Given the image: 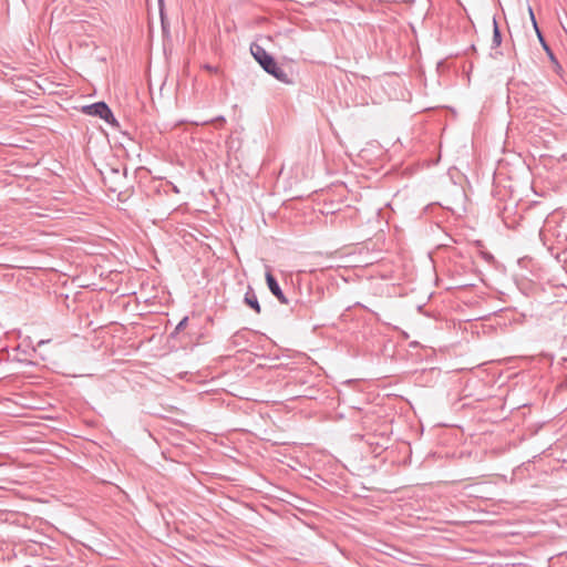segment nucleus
<instances>
[{"label":"nucleus","instance_id":"1a4fd4ad","mask_svg":"<svg viewBox=\"0 0 567 567\" xmlns=\"http://www.w3.org/2000/svg\"><path fill=\"white\" fill-rule=\"evenodd\" d=\"M111 173L118 175V174H120V171H118V169H115V168H111Z\"/></svg>","mask_w":567,"mask_h":567},{"label":"nucleus","instance_id":"f257e3e1","mask_svg":"<svg viewBox=\"0 0 567 567\" xmlns=\"http://www.w3.org/2000/svg\"><path fill=\"white\" fill-rule=\"evenodd\" d=\"M250 52L254 59L259 63L265 72L272 75L276 80L285 84H290L291 80L287 72L280 68L272 55H270L261 45L252 43Z\"/></svg>","mask_w":567,"mask_h":567},{"label":"nucleus","instance_id":"423d86ee","mask_svg":"<svg viewBox=\"0 0 567 567\" xmlns=\"http://www.w3.org/2000/svg\"><path fill=\"white\" fill-rule=\"evenodd\" d=\"M537 38L543 47V49L545 50V52L547 53L549 60L555 63L557 66H559L558 64V61L553 52V50L549 48V45L547 44V42L545 41V38L542 33V31H538V34H537Z\"/></svg>","mask_w":567,"mask_h":567},{"label":"nucleus","instance_id":"0eeeda50","mask_svg":"<svg viewBox=\"0 0 567 567\" xmlns=\"http://www.w3.org/2000/svg\"><path fill=\"white\" fill-rule=\"evenodd\" d=\"M187 322H188V318L187 317H184L179 322L178 324L175 327V330L173 332V336L178 333L179 331H182L186 326H187Z\"/></svg>","mask_w":567,"mask_h":567},{"label":"nucleus","instance_id":"6e6552de","mask_svg":"<svg viewBox=\"0 0 567 567\" xmlns=\"http://www.w3.org/2000/svg\"><path fill=\"white\" fill-rule=\"evenodd\" d=\"M529 14H530V20H532L533 27H534V29L536 31V34H538V31H540V30L538 28V24H537V21H536V18L534 16V12H533L532 8H529Z\"/></svg>","mask_w":567,"mask_h":567},{"label":"nucleus","instance_id":"f03ea898","mask_svg":"<svg viewBox=\"0 0 567 567\" xmlns=\"http://www.w3.org/2000/svg\"><path fill=\"white\" fill-rule=\"evenodd\" d=\"M82 112L86 115L97 116L109 124L117 125L116 118L105 102H95L93 104L84 105L82 107Z\"/></svg>","mask_w":567,"mask_h":567},{"label":"nucleus","instance_id":"39448f33","mask_svg":"<svg viewBox=\"0 0 567 567\" xmlns=\"http://www.w3.org/2000/svg\"><path fill=\"white\" fill-rule=\"evenodd\" d=\"M502 44V33L496 21V18H493V38H492V49H496Z\"/></svg>","mask_w":567,"mask_h":567},{"label":"nucleus","instance_id":"7ed1b4c3","mask_svg":"<svg viewBox=\"0 0 567 567\" xmlns=\"http://www.w3.org/2000/svg\"><path fill=\"white\" fill-rule=\"evenodd\" d=\"M266 282L270 292L278 299V301L282 305H288V299L286 298L284 291L281 290L277 279L270 272H266Z\"/></svg>","mask_w":567,"mask_h":567},{"label":"nucleus","instance_id":"20e7f679","mask_svg":"<svg viewBox=\"0 0 567 567\" xmlns=\"http://www.w3.org/2000/svg\"><path fill=\"white\" fill-rule=\"evenodd\" d=\"M244 302H245V305L250 307L256 313L259 315L261 312V307L258 301V298H257L254 289L250 286L248 287V289L245 293Z\"/></svg>","mask_w":567,"mask_h":567}]
</instances>
